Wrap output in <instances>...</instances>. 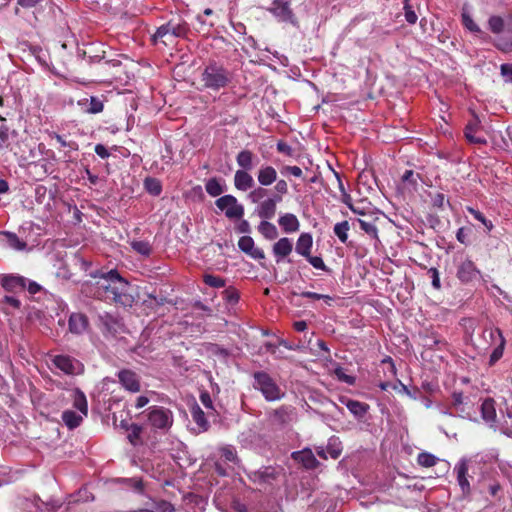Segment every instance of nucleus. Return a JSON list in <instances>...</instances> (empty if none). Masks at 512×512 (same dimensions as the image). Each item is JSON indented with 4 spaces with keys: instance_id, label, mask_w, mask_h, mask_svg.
<instances>
[{
    "instance_id": "obj_1",
    "label": "nucleus",
    "mask_w": 512,
    "mask_h": 512,
    "mask_svg": "<svg viewBox=\"0 0 512 512\" xmlns=\"http://www.w3.org/2000/svg\"><path fill=\"white\" fill-rule=\"evenodd\" d=\"M99 288L103 289L107 299L113 300L124 306H130L133 297L129 293V283L120 276L117 270H110L103 273L98 282Z\"/></svg>"
},
{
    "instance_id": "obj_2",
    "label": "nucleus",
    "mask_w": 512,
    "mask_h": 512,
    "mask_svg": "<svg viewBox=\"0 0 512 512\" xmlns=\"http://www.w3.org/2000/svg\"><path fill=\"white\" fill-rule=\"evenodd\" d=\"M481 417L492 428L500 427L505 434L512 435V412L507 411L506 414L501 413L500 416L496 412V403L492 398H486L481 404Z\"/></svg>"
},
{
    "instance_id": "obj_3",
    "label": "nucleus",
    "mask_w": 512,
    "mask_h": 512,
    "mask_svg": "<svg viewBox=\"0 0 512 512\" xmlns=\"http://www.w3.org/2000/svg\"><path fill=\"white\" fill-rule=\"evenodd\" d=\"M253 387L259 391L268 402L281 400L285 392L276 381L265 371H257L253 374Z\"/></svg>"
},
{
    "instance_id": "obj_4",
    "label": "nucleus",
    "mask_w": 512,
    "mask_h": 512,
    "mask_svg": "<svg viewBox=\"0 0 512 512\" xmlns=\"http://www.w3.org/2000/svg\"><path fill=\"white\" fill-rule=\"evenodd\" d=\"M231 78V73L216 62L208 64L201 75L204 86L214 91L226 87L230 83Z\"/></svg>"
},
{
    "instance_id": "obj_5",
    "label": "nucleus",
    "mask_w": 512,
    "mask_h": 512,
    "mask_svg": "<svg viewBox=\"0 0 512 512\" xmlns=\"http://www.w3.org/2000/svg\"><path fill=\"white\" fill-rule=\"evenodd\" d=\"M146 416L148 425L160 433H167L174 422L172 411L162 406L149 407Z\"/></svg>"
},
{
    "instance_id": "obj_6",
    "label": "nucleus",
    "mask_w": 512,
    "mask_h": 512,
    "mask_svg": "<svg viewBox=\"0 0 512 512\" xmlns=\"http://www.w3.org/2000/svg\"><path fill=\"white\" fill-rule=\"evenodd\" d=\"M215 205L224 212L228 219H241L244 215V206L233 195L227 194L219 197L215 201Z\"/></svg>"
},
{
    "instance_id": "obj_7",
    "label": "nucleus",
    "mask_w": 512,
    "mask_h": 512,
    "mask_svg": "<svg viewBox=\"0 0 512 512\" xmlns=\"http://www.w3.org/2000/svg\"><path fill=\"white\" fill-rule=\"evenodd\" d=\"M471 460L461 458L455 465L453 471L456 474L457 483L461 489L462 497L468 498L471 494V485L468 479V472Z\"/></svg>"
},
{
    "instance_id": "obj_8",
    "label": "nucleus",
    "mask_w": 512,
    "mask_h": 512,
    "mask_svg": "<svg viewBox=\"0 0 512 512\" xmlns=\"http://www.w3.org/2000/svg\"><path fill=\"white\" fill-rule=\"evenodd\" d=\"M53 365L67 375H79L84 371V365L68 355H56L52 358Z\"/></svg>"
},
{
    "instance_id": "obj_9",
    "label": "nucleus",
    "mask_w": 512,
    "mask_h": 512,
    "mask_svg": "<svg viewBox=\"0 0 512 512\" xmlns=\"http://www.w3.org/2000/svg\"><path fill=\"white\" fill-rule=\"evenodd\" d=\"M187 32V26L184 23H174L169 21L168 23L160 26L156 33L154 34V40H161L166 44V41L163 40L167 36L172 37H183Z\"/></svg>"
},
{
    "instance_id": "obj_10",
    "label": "nucleus",
    "mask_w": 512,
    "mask_h": 512,
    "mask_svg": "<svg viewBox=\"0 0 512 512\" xmlns=\"http://www.w3.org/2000/svg\"><path fill=\"white\" fill-rule=\"evenodd\" d=\"M480 275V271L476 268L474 262L466 258L461 261L457 267V277L461 282H471Z\"/></svg>"
},
{
    "instance_id": "obj_11",
    "label": "nucleus",
    "mask_w": 512,
    "mask_h": 512,
    "mask_svg": "<svg viewBox=\"0 0 512 512\" xmlns=\"http://www.w3.org/2000/svg\"><path fill=\"white\" fill-rule=\"evenodd\" d=\"M270 12L281 22H288L294 26L297 24L294 14L287 2L275 0L272 3Z\"/></svg>"
},
{
    "instance_id": "obj_12",
    "label": "nucleus",
    "mask_w": 512,
    "mask_h": 512,
    "mask_svg": "<svg viewBox=\"0 0 512 512\" xmlns=\"http://www.w3.org/2000/svg\"><path fill=\"white\" fill-rule=\"evenodd\" d=\"M282 201V197L279 195H273L260 202L256 212L257 215L262 219H271L275 216L277 204Z\"/></svg>"
},
{
    "instance_id": "obj_13",
    "label": "nucleus",
    "mask_w": 512,
    "mask_h": 512,
    "mask_svg": "<svg viewBox=\"0 0 512 512\" xmlns=\"http://www.w3.org/2000/svg\"><path fill=\"white\" fill-rule=\"evenodd\" d=\"M119 382L122 387L129 392L136 393L140 390V381L138 375L128 369L119 371L118 373Z\"/></svg>"
},
{
    "instance_id": "obj_14",
    "label": "nucleus",
    "mask_w": 512,
    "mask_h": 512,
    "mask_svg": "<svg viewBox=\"0 0 512 512\" xmlns=\"http://www.w3.org/2000/svg\"><path fill=\"white\" fill-rule=\"evenodd\" d=\"M256 176L260 186L268 187L277 181L278 173L273 166L263 164L257 170Z\"/></svg>"
},
{
    "instance_id": "obj_15",
    "label": "nucleus",
    "mask_w": 512,
    "mask_h": 512,
    "mask_svg": "<svg viewBox=\"0 0 512 512\" xmlns=\"http://www.w3.org/2000/svg\"><path fill=\"white\" fill-rule=\"evenodd\" d=\"M238 247L253 259H263L265 257L263 250L255 247L254 240L250 236H242L238 241Z\"/></svg>"
},
{
    "instance_id": "obj_16",
    "label": "nucleus",
    "mask_w": 512,
    "mask_h": 512,
    "mask_svg": "<svg viewBox=\"0 0 512 512\" xmlns=\"http://www.w3.org/2000/svg\"><path fill=\"white\" fill-rule=\"evenodd\" d=\"M293 250V242L287 237L280 238L273 245V254L276 262L279 263L286 258Z\"/></svg>"
},
{
    "instance_id": "obj_17",
    "label": "nucleus",
    "mask_w": 512,
    "mask_h": 512,
    "mask_svg": "<svg viewBox=\"0 0 512 512\" xmlns=\"http://www.w3.org/2000/svg\"><path fill=\"white\" fill-rule=\"evenodd\" d=\"M234 186L239 191H248L255 186L254 179L249 171L236 170L234 174Z\"/></svg>"
},
{
    "instance_id": "obj_18",
    "label": "nucleus",
    "mask_w": 512,
    "mask_h": 512,
    "mask_svg": "<svg viewBox=\"0 0 512 512\" xmlns=\"http://www.w3.org/2000/svg\"><path fill=\"white\" fill-rule=\"evenodd\" d=\"M69 331L73 334H82L88 328V319L84 314L72 313L68 321Z\"/></svg>"
},
{
    "instance_id": "obj_19",
    "label": "nucleus",
    "mask_w": 512,
    "mask_h": 512,
    "mask_svg": "<svg viewBox=\"0 0 512 512\" xmlns=\"http://www.w3.org/2000/svg\"><path fill=\"white\" fill-rule=\"evenodd\" d=\"M292 458L298 462L301 463L305 468L307 469H313L317 466L318 461L315 458L313 452L306 448L301 451H295L292 453Z\"/></svg>"
},
{
    "instance_id": "obj_20",
    "label": "nucleus",
    "mask_w": 512,
    "mask_h": 512,
    "mask_svg": "<svg viewBox=\"0 0 512 512\" xmlns=\"http://www.w3.org/2000/svg\"><path fill=\"white\" fill-rule=\"evenodd\" d=\"M340 402L344 404L347 409L358 419L363 418L369 408V406L365 403L345 397L340 398Z\"/></svg>"
},
{
    "instance_id": "obj_21",
    "label": "nucleus",
    "mask_w": 512,
    "mask_h": 512,
    "mask_svg": "<svg viewBox=\"0 0 512 512\" xmlns=\"http://www.w3.org/2000/svg\"><path fill=\"white\" fill-rule=\"evenodd\" d=\"M278 224L285 233H294L300 228L298 218L292 213H285L281 215L278 219Z\"/></svg>"
},
{
    "instance_id": "obj_22",
    "label": "nucleus",
    "mask_w": 512,
    "mask_h": 512,
    "mask_svg": "<svg viewBox=\"0 0 512 512\" xmlns=\"http://www.w3.org/2000/svg\"><path fill=\"white\" fill-rule=\"evenodd\" d=\"M255 154L248 150H241L236 156V163L239 166V170L250 171L254 168Z\"/></svg>"
},
{
    "instance_id": "obj_23",
    "label": "nucleus",
    "mask_w": 512,
    "mask_h": 512,
    "mask_svg": "<svg viewBox=\"0 0 512 512\" xmlns=\"http://www.w3.org/2000/svg\"><path fill=\"white\" fill-rule=\"evenodd\" d=\"M505 25L508 27V31L512 32V13L506 20L500 16H491L488 20L489 29L495 34L501 33Z\"/></svg>"
},
{
    "instance_id": "obj_24",
    "label": "nucleus",
    "mask_w": 512,
    "mask_h": 512,
    "mask_svg": "<svg viewBox=\"0 0 512 512\" xmlns=\"http://www.w3.org/2000/svg\"><path fill=\"white\" fill-rule=\"evenodd\" d=\"M85 417L86 415L73 410H65L62 413L63 423L71 430L77 428Z\"/></svg>"
},
{
    "instance_id": "obj_25",
    "label": "nucleus",
    "mask_w": 512,
    "mask_h": 512,
    "mask_svg": "<svg viewBox=\"0 0 512 512\" xmlns=\"http://www.w3.org/2000/svg\"><path fill=\"white\" fill-rule=\"evenodd\" d=\"M252 481L256 483H269L275 478V469L272 467H263L249 474Z\"/></svg>"
},
{
    "instance_id": "obj_26",
    "label": "nucleus",
    "mask_w": 512,
    "mask_h": 512,
    "mask_svg": "<svg viewBox=\"0 0 512 512\" xmlns=\"http://www.w3.org/2000/svg\"><path fill=\"white\" fill-rule=\"evenodd\" d=\"M483 339L486 341V346L482 347L483 350H487L490 346H497L501 342V338H504L502 331L499 328H485L483 331Z\"/></svg>"
},
{
    "instance_id": "obj_27",
    "label": "nucleus",
    "mask_w": 512,
    "mask_h": 512,
    "mask_svg": "<svg viewBox=\"0 0 512 512\" xmlns=\"http://www.w3.org/2000/svg\"><path fill=\"white\" fill-rule=\"evenodd\" d=\"M313 245L311 234L302 233L296 242V252L303 257H308Z\"/></svg>"
},
{
    "instance_id": "obj_28",
    "label": "nucleus",
    "mask_w": 512,
    "mask_h": 512,
    "mask_svg": "<svg viewBox=\"0 0 512 512\" xmlns=\"http://www.w3.org/2000/svg\"><path fill=\"white\" fill-rule=\"evenodd\" d=\"M206 192L212 197L220 196L226 189L225 183L217 178H210L205 184Z\"/></svg>"
},
{
    "instance_id": "obj_29",
    "label": "nucleus",
    "mask_w": 512,
    "mask_h": 512,
    "mask_svg": "<svg viewBox=\"0 0 512 512\" xmlns=\"http://www.w3.org/2000/svg\"><path fill=\"white\" fill-rule=\"evenodd\" d=\"M73 398V407L78 411L87 416L88 414V403L85 394L79 390L75 389L72 394Z\"/></svg>"
},
{
    "instance_id": "obj_30",
    "label": "nucleus",
    "mask_w": 512,
    "mask_h": 512,
    "mask_svg": "<svg viewBox=\"0 0 512 512\" xmlns=\"http://www.w3.org/2000/svg\"><path fill=\"white\" fill-rule=\"evenodd\" d=\"M191 416L193 421L198 426L199 431H206L208 429L209 423L205 417V413L198 405L192 407Z\"/></svg>"
},
{
    "instance_id": "obj_31",
    "label": "nucleus",
    "mask_w": 512,
    "mask_h": 512,
    "mask_svg": "<svg viewBox=\"0 0 512 512\" xmlns=\"http://www.w3.org/2000/svg\"><path fill=\"white\" fill-rule=\"evenodd\" d=\"M0 234L6 237L7 245L13 250L22 251L27 246L26 242L21 240L15 233L2 231Z\"/></svg>"
},
{
    "instance_id": "obj_32",
    "label": "nucleus",
    "mask_w": 512,
    "mask_h": 512,
    "mask_svg": "<svg viewBox=\"0 0 512 512\" xmlns=\"http://www.w3.org/2000/svg\"><path fill=\"white\" fill-rule=\"evenodd\" d=\"M258 231L268 240H274L278 237V231L274 224L263 220L258 225Z\"/></svg>"
},
{
    "instance_id": "obj_33",
    "label": "nucleus",
    "mask_w": 512,
    "mask_h": 512,
    "mask_svg": "<svg viewBox=\"0 0 512 512\" xmlns=\"http://www.w3.org/2000/svg\"><path fill=\"white\" fill-rule=\"evenodd\" d=\"M221 457L224 458L225 461L231 462L233 464H237L239 462V458L237 455V451L232 445H223L219 448Z\"/></svg>"
},
{
    "instance_id": "obj_34",
    "label": "nucleus",
    "mask_w": 512,
    "mask_h": 512,
    "mask_svg": "<svg viewBox=\"0 0 512 512\" xmlns=\"http://www.w3.org/2000/svg\"><path fill=\"white\" fill-rule=\"evenodd\" d=\"M326 448H327L329 457L332 459H337L342 452L341 442L336 437H331L329 439Z\"/></svg>"
},
{
    "instance_id": "obj_35",
    "label": "nucleus",
    "mask_w": 512,
    "mask_h": 512,
    "mask_svg": "<svg viewBox=\"0 0 512 512\" xmlns=\"http://www.w3.org/2000/svg\"><path fill=\"white\" fill-rule=\"evenodd\" d=\"M467 211L479 222H481L484 227L486 228L487 232H490L494 225L492 221L488 220L483 213H481L479 210L474 209L473 207H467Z\"/></svg>"
},
{
    "instance_id": "obj_36",
    "label": "nucleus",
    "mask_w": 512,
    "mask_h": 512,
    "mask_svg": "<svg viewBox=\"0 0 512 512\" xmlns=\"http://www.w3.org/2000/svg\"><path fill=\"white\" fill-rule=\"evenodd\" d=\"M417 462L420 466L429 468L437 464L438 458L428 452H422L417 457Z\"/></svg>"
},
{
    "instance_id": "obj_37",
    "label": "nucleus",
    "mask_w": 512,
    "mask_h": 512,
    "mask_svg": "<svg viewBox=\"0 0 512 512\" xmlns=\"http://www.w3.org/2000/svg\"><path fill=\"white\" fill-rule=\"evenodd\" d=\"M334 233L342 243H346L348 239L349 223L342 221L334 226Z\"/></svg>"
},
{
    "instance_id": "obj_38",
    "label": "nucleus",
    "mask_w": 512,
    "mask_h": 512,
    "mask_svg": "<svg viewBox=\"0 0 512 512\" xmlns=\"http://www.w3.org/2000/svg\"><path fill=\"white\" fill-rule=\"evenodd\" d=\"M222 295H223V299L225 300V302L229 305L237 304L239 301V298H240L238 290L232 286L226 288L222 292Z\"/></svg>"
},
{
    "instance_id": "obj_39",
    "label": "nucleus",
    "mask_w": 512,
    "mask_h": 512,
    "mask_svg": "<svg viewBox=\"0 0 512 512\" xmlns=\"http://www.w3.org/2000/svg\"><path fill=\"white\" fill-rule=\"evenodd\" d=\"M462 23L464 27L470 32L477 35L482 34L480 27L473 21L472 17L465 11H463L462 13Z\"/></svg>"
},
{
    "instance_id": "obj_40",
    "label": "nucleus",
    "mask_w": 512,
    "mask_h": 512,
    "mask_svg": "<svg viewBox=\"0 0 512 512\" xmlns=\"http://www.w3.org/2000/svg\"><path fill=\"white\" fill-rule=\"evenodd\" d=\"M505 344H506L505 338H501V342L498 343L497 346H495V348L493 349V351L490 355V358H489L490 366L494 365L503 356Z\"/></svg>"
},
{
    "instance_id": "obj_41",
    "label": "nucleus",
    "mask_w": 512,
    "mask_h": 512,
    "mask_svg": "<svg viewBox=\"0 0 512 512\" xmlns=\"http://www.w3.org/2000/svg\"><path fill=\"white\" fill-rule=\"evenodd\" d=\"M334 375L337 377L339 381L343 383H346L348 385L355 384L356 378L354 376L346 374L344 368H342L339 365H336L334 369Z\"/></svg>"
},
{
    "instance_id": "obj_42",
    "label": "nucleus",
    "mask_w": 512,
    "mask_h": 512,
    "mask_svg": "<svg viewBox=\"0 0 512 512\" xmlns=\"http://www.w3.org/2000/svg\"><path fill=\"white\" fill-rule=\"evenodd\" d=\"M203 281L206 285L213 288H222L225 286V280L223 278L211 274H205Z\"/></svg>"
},
{
    "instance_id": "obj_43",
    "label": "nucleus",
    "mask_w": 512,
    "mask_h": 512,
    "mask_svg": "<svg viewBox=\"0 0 512 512\" xmlns=\"http://www.w3.org/2000/svg\"><path fill=\"white\" fill-rule=\"evenodd\" d=\"M131 247L134 251L143 256H148L151 253V246L146 241H132Z\"/></svg>"
},
{
    "instance_id": "obj_44",
    "label": "nucleus",
    "mask_w": 512,
    "mask_h": 512,
    "mask_svg": "<svg viewBox=\"0 0 512 512\" xmlns=\"http://www.w3.org/2000/svg\"><path fill=\"white\" fill-rule=\"evenodd\" d=\"M145 187L147 191L154 196H158L162 191L160 182L154 178H147L145 180Z\"/></svg>"
},
{
    "instance_id": "obj_45",
    "label": "nucleus",
    "mask_w": 512,
    "mask_h": 512,
    "mask_svg": "<svg viewBox=\"0 0 512 512\" xmlns=\"http://www.w3.org/2000/svg\"><path fill=\"white\" fill-rule=\"evenodd\" d=\"M49 137L52 139H55L61 147H68L71 150H78V144L76 142L66 141L63 136H61L55 132H50Z\"/></svg>"
},
{
    "instance_id": "obj_46",
    "label": "nucleus",
    "mask_w": 512,
    "mask_h": 512,
    "mask_svg": "<svg viewBox=\"0 0 512 512\" xmlns=\"http://www.w3.org/2000/svg\"><path fill=\"white\" fill-rule=\"evenodd\" d=\"M358 223L361 230L367 233L370 237L377 238L378 230L375 224L361 219L358 220Z\"/></svg>"
},
{
    "instance_id": "obj_47",
    "label": "nucleus",
    "mask_w": 512,
    "mask_h": 512,
    "mask_svg": "<svg viewBox=\"0 0 512 512\" xmlns=\"http://www.w3.org/2000/svg\"><path fill=\"white\" fill-rule=\"evenodd\" d=\"M103 107V102L98 97L92 96L86 111L91 114H97L103 111Z\"/></svg>"
},
{
    "instance_id": "obj_48",
    "label": "nucleus",
    "mask_w": 512,
    "mask_h": 512,
    "mask_svg": "<svg viewBox=\"0 0 512 512\" xmlns=\"http://www.w3.org/2000/svg\"><path fill=\"white\" fill-rule=\"evenodd\" d=\"M267 190L262 187H257L253 189L249 195L248 198L252 203H258L262 198H264L267 195Z\"/></svg>"
},
{
    "instance_id": "obj_49",
    "label": "nucleus",
    "mask_w": 512,
    "mask_h": 512,
    "mask_svg": "<svg viewBox=\"0 0 512 512\" xmlns=\"http://www.w3.org/2000/svg\"><path fill=\"white\" fill-rule=\"evenodd\" d=\"M282 175H292L296 178H300L303 175L302 169L298 166H283L280 170Z\"/></svg>"
},
{
    "instance_id": "obj_50",
    "label": "nucleus",
    "mask_w": 512,
    "mask_h": 512,
    "mask_svg": "<svg viewBox=\"0 0 512 512\" xmlns=\"http://www.w3.org/2000/svg\"><path fill=\"white\" fill-rule=\"evenodd\" d=\"M465 136L468 139L469 142L474 144H483L485 143V140L481 137H477L474 134V128L472 125H467L465 128Z\"/></svg>"
},
{
    "instance_id": "obj_51",
    "label": "nucleus",
    "mask_w": 512,
    "mask_h": 512,
    "mask_svg": "<svg viewBox=\"0 0 512 512\" xmlns=\"http://www.w3.org/2000/svg\"><path fill=\"white\" fill-rule=\"evenodd\" d=\"M452 403L457 412L464 413V408H463L464 396L462 393H460V392L453 393Z\"/></svg>"
},
{
    "instance_id": "obj_52",
    "label": "nucleus",
    "mask_w": 512,
    "mask_h": 512,
    "mask_svg": "<svg viewBox=\"0 0 512 512\" xmlns=\"http://www.w3.org/2000/svg\"><path fill=\"white\" fill-rule=\"evenodd\" d=\"M405 19L408 23L414 24L417 21V15L413 9L408 5V0H404Z\"/></svg>"
},
{
    "instance_id": "obj_53",
    "label": "nucleus",
    "mask_w": 512,
    "mask_h": 512,
    "mask_svg": "<svg viewBox=\"0 0 512 512\" xmlns=\"http://www.w3.org/2000/svg\"><path fill=\"white\" fill-rule=\"evenodd\" d=\"M141 434V427L139 425L133 424L130 427V432L128 434V439L132 444H136Z\"/></svg>"
},
{
    "instance_id": "obj_54",
    "label": "nucleus",
    "mask_w": 512,
    "mask_h": 512,
    "mask_svg": "<svg viewBox=\"0 0 512 512\" xmlns=\"http://www.w3.org/2000/svg\"><path fill=\"white\" fill-rule=\"evenodd\" d=\"M290 409L288 407H280L279 409L274 411V417L281 423L286 422L289 417Z\"/></svg>"
},
{
    "instance_id": "obj_55",
    "label": "nucleus",
    "mask_w": 512,
    "mask_h": 512,
    "mask_svg": "<svg viewBox=\"0 0 512 512\" xmlns=\"http://www.w3.org/2000/svg\"><path fill=\"white\" fill-rule=\"evenodd\" d=\"M308 262L316 269H320V270H325L326 269V265L323 261V259L319 256H311L309 254L308 257H306Z\"/></svg>"
},
{
    "instance_id": "obj_56",
    "label": "nucleus",
    "mask_w": 512,
    "mask_h": 512,
    "mask_svg": "<svg viewBox=\"0 0 512 512\" xmlns=\"http://www.w3.org/2000/svg\"><path fill=\"white\" fill-rule=\"evenodd\" d=\"M274 190L277 192V195L282 196L288 193V184L284 179H278L275 182Z\"/></svg>"
},
{
    "instance_id": "obj_57",
    "label": "nucleus",
    "mask_w": 512,
    "mask_h": 512,
    "mask_svg": "<svg viewBox=\"0 0 512 512\" xmlns=\"http://www.w3.org/2000/svg\"><path fill=\"white\" fill-rule=\"evenodd\" d=\"M277 151L287 156H293V148L284 141H279L276 145Z\"/></svg>"
},
{
    "instance_id": "obj_58",
    "label": "nucleus",
    "mask_w": 512,
    "mask_h": 512,
    "mask_svg": "<svg viewBox=\"0 0 512 512\" xmlns=\"http://www.w3.org/2000/svg\"><path fill=\"white\" fill-rule=\"evenodd\" d=\"M428 273L430 274L432 280V286L435 289H440L441 283L438 270L436 268H430Z\"/></svg>"
},
{
    "instance_id": "obj_59",
    "label": "nucleus",
    "mask_w": 512,
    "mask_h": 512,
    "mask_svg": "<svg viewBox=\"0 0 512 512\" xmlns=\"http://www.w3.org/2000/svg\"><path fill=\"white\" fill-rule=\"evenodd\" d=\"M9 138V129L7 126H0V149L6 147Z\"/></svg>"
},
{
    "instance_id": "obj_60",
    "label": "nucleus",
    "mask_w": 512,
    "mask_h": 512,
    "mask_svg": "<svg viewBox=\"0 0 512 512\" xmlns=\"http://www.w3.org/2000/svg\"><path fill=\"white\" fill-rule=\"evenodd\" d=\"M49 0H17L18 4L23 8H34L40 5L43 2H48Z\"/></svg>"
},
{
    "instance_id": "obj_61",
    "label": "nucleus",
    "mask_w": 512,
    "mask_h": 512,
    "mask_svg": "<svg viewBox=\"0 0 512 512\" xmlns=\"http://www.w3.org/2000/svg\"><path fill=\"white\" fill-rule=\"evenodd\" d=\"M236 230L239 233L247 234L251 231V227L247 220L241 218L240 222L236 226Z\"/></svg>"
},
{
    "instance_id": "obj_62",
    "label": "nucleus",
    "mask_w": 512,
    "mask_h": 512,
    "mask_svg": "<svg viewBox=\"0 0 512 512\" xmlns=\"http://www.w3.org/2000/svg\"><path fill=\"white\" fill-rule=\"evenodd\" d=\"M95 153L102 159H106L110 156V152L103 144H97L95 146Z\"/></svg>"
},
{
    "instance_id": "obj_63",
    "label": "nucleus",
    "mask_w": 512,
    "mask_h": 512,
    "mask_svg": "<svg viewBox=\"0 0 512 512\" xmlns=\"http://www.w3.org/2000/svg\"><path fill=\"white\" fill-rule=\"evenodd\" d=\"M496 47L501 51L508 52L512 50V42L505 39H499L496 43Z\"/></svg>"
},
{
    "instance_id": "obj_64",
    "label": "nucleus",
    "mask_w": 512,
    "mask_h": 512,
    "mask_svg": "<svg viewBox=\"0 0 512 512\" xmlns=\"http://www.w3.org/2000/svg\"><path fill=\"white\" fill-rule=\"evenodd\" d=\"M403 182H409L415 185L417 183L415 179V174L412 170H406L404 174L402 175Z\"/></svg>"
}]
</instances>
